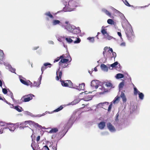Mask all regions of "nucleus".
I'll use <instances>...</instances> for the list:
<instances>
[{"mask_svg":"<svg viewBox=\"0 0 150 150\" xmlns=\"http://www.w3.org/2000/svg\"><path fill=\"white\" fill-rule=\"evenodd\" d=\"M62 2L65 6L63 9L65 12L74 11L75 7L78 6V4L75 1L73 0H70L68 3L65 0L62 1Z\"/></svg>","mask_w":150,"mask_h":150,"instance_id":"1","label":"nucleus"},{"mask_svg":"<svg viewBox=\"0 0 150 150\" xmlns=\"http://www.w3.org/2000/svg\"><path fill=\"white\" fill-rule=\"evenodd\" d=\"M64 26L65 29L74 34L77 35L81 32L79 27H76L72 25L69 24Z\"/></svg>","mask_w":150,"mask_h":150,"instance_id":"2","label":"nucleus"},{"mask_svg":"<svg viewBox=\"0 0 150 150\" xmlns=\"http://www.w3.org/2000/svg\"><path fill=\"white\" fill-rule=\"evenodd\" d=\"M125 33L127 38L129 40L132 41L134 39L135 35L131 27H129L127 28Z\"/></svg>","mask_w":150,"mask_h":150,"instance_id":"3","label":"nucleus"},{"mask_svg":"<svg viewBox=\"0 0 150 150\" xmlns=\"http://www.w3.org/2000/svg\"><path fill=\"white\" fill-rule=\"evenodd\" d=\"M80 101V100L79 99H77L75 100H74L72 101L71 102L69 103L66 105H61L59 107L54 110L53 112H59V111L62 110L63 108L66 106H69L70 105H74L78 103Z\"/></svg>","mask_w":150,"mask_h":150,"instance_id":"4","label":"nucleus"},{"mask_svg":"<svg viewBox=\"0 0 150 150\" xmlns=\"http://www.w3.org/2000/svg\"><path fill=\"white\" fill-rule=\"evenodd\" d=\"M74 116H71L69 120L65 124L64 126V128L69 129L71 127L74 122Z\"/></svg>","mask_w":150,"mask_h":150,"instance_id":"5","label":"nucleus"},{"mask_svg":"<svg viewBox=\"0 0 150 150\" xmlns=\"http://www.w3.org/2000/svg\"><path fill=\"white\" fill-rule=\"evenodd\" d=\"M33 97H34V95L32 94H30L23 96L21 100H22L23 98H24L23 100V102H28L32 99Z\"/></svg>","mask_w":150,"mask_h":150,"instance_id":"6","label":"nucleus"},{"mask_svg":"<svg viewBox=\"0 0 150 150\" xmlns=\"http://www.w3.org/2000/svg\"><path fill=\"white\" fill-rule=\"evenodd\" d=\"M100 83L99 81L97 80H93L91 82V86L92 87H95L96 89L99 87Z\"/></svg>","mask_w":150,"mask_h":150,"instance_id":"7","label":"nucleus"},{"mask_svg":"<svg viewBox=\"0 0 150 150\" xmlns=\"http://www.w3.org/2000/svg\"><path fill=\"white\" fill-rule=\"evenodd\" d=\"M107 127L110 132L114 133L116 132V129L110 123H108L107 124Z\"/></svg>","mask_w":150,"mask_h":150,"instance_id":"8","label":"nucleus"},{"mask_svg":"<svg viewBox=\"0 0 150 150\" xmlns=\"http://www.w3.org/2000/svg\"><path fill=\"white\" fill-rule=\"evenodd\" d=\"M111 8L113 10H115L117 12V13L119 14V16H120L122 20L124 22H126L127 21V20L126 19L124 15L122 13H121L118 11L117 10L114 8L112 7H111Z\"/></svg>","mask_w":150,"mask_h":150,"instance_id":"9","label":"nucleus"},{"mask_svg":"<svg viewBox=\"0 0 150 150\" xmlns=\"http://www.w3.org/2000/svg\"><path fill=\"white\" fill-rule=\"evenodd\" d=\"M22 76H20L19 78L21 82L23 84H24L26 86H29L30 85H31L32 84V83L30 82V81L28 80L27 81H25L21 79Z\"/></svg>","mask_w":150,"mask_h":150,"instance_id":"10","label":"nucleus"},{"mask_svg":"<svg viewBox=\"0 0 150 150\" xmlns=\"http://www.w3.org/2000/svg\"><path fill=\"white\" fill-rule=\"evenodd\" d=\"M51 24L53 26H55L57 25H61L62 23L59 20L53 19L52 20Z\"/></svg>","mask_w":150,"mask_h":150,"instance_id":"11","label":"nucleus"},{"mask_svg":"<svg viewBox=\"0 0 150 150\" xmlns=\"http://www.w3.org/2000/svg\"><path fill=\"white\" fill-rule=\"evenodd\" d=\"M84 86L85 83H82L81 84H79V86H74L73 88L78 90H83L84 89Z\"/></svg>","mask_w":150,"mask_h":150,"instance_id":"12","label":"nucleus"},{"mask_svg":"<svg viewBox=\"0 0 150 150\" xmlns=\"http://www.w3.org/2000/svg\"><path fill=\"white\" fill-rule=\"evenodd\" d=\"M62 75V73L61 71H59V69H58L56 72V79L58 81L59 78H61Z\"/></svg>","mask_w":150,"mask_h":150,"instance_id":"13","label":"nucleus"},{"mask_svg":"<svg viewBox=\"0 0 150 150\" xmlns=\"http://www.w3.org/2000/svg\"><path fill=\"white\" fill-rule=\"evenodd\" d=\"M16 126L15 124H12L8 127L9 130L11 132H13L16 129Z\"/></svg>","mask_w":150,"mask_h":150,"instance_id":"14","label":"nucleus"},{"mask_svg":"<svg viewBox=\"0 0 150 150\" xmlns=\"http://www.w3.org/2000/svg\"><path fill=\"white\" fill-rule=\"evenodd\" d=\"M105 126V123L104 121H101L98 124V127L100 129H103Z\"/></svg>","mask_w":150,"mask_h":150,"instance_id":"15","label":"nucleus"},{"mask_svg":"<svg viewBox=\"0 0 150 150\" xmlns=\"http://www.w3.org/2000/svg\"><path fill=\"white\" fill-rule=\"evenodd\" d=\"M92 98V96L91 95H86L85 97L82 99V100H83L85 101H88L91 100Z\"/></svg>","mask_w":150,"mask_h":150,"instance_id":"16","label":"nucleus"},{"mask_svg":"<svg viewBox=\"0 0 150 150\" xmlns=\"http://www.w3.org/2000/svg\"><path fill=\"white\" fill-rule=\"evenodd\" d=\"M120 98L122 99V100L124 103H125L127 101V99L125 93L122 92H121V94L120 96Z\"/></svg>","mask_w":150,"mask_h":150,"instance_id":"17","label":"nucleus"},{"mask_svg":"<svg viewBox=\"0 0 150 150\" xmlns=\"http://www.w3.org/2000/svg\"><path fill=\"white\" fill-rule=\"evenodd\" d=\"M118 64V62H116L111 64L108 65V67L110 69H112V68L115 67Z\"/></svg>","mask_w":150,"mask_h":150,"instance_id":"18","label":"nucleus"},{"mask_svg":"<svg viewBox=\"0 0 150 150\" xmlns=\"http://www.w3.org/2000/svg\"><path fill=\"white\" fill-rule=\"evenodd\" d=\"M100 67L101 69L107 72L108 71V67L104 64H102L100 65Z\"/></svg>","mask_w":150,"mask_h":150,"instance_id":"19","label":"nucleus"},{"mask_svg":"<svg viewBox=\"0 0 150 150\" xmlns=\"http://www.w3.org/2000/svg\"><path fill=\"white\" fill-rule=\"evenodd\" d=\"M44 15L47 16L48 17L52 19H53L54 18V16L51 13L50 11H47L45 12L44 14Z\"/></svg>","mask_w":150,"mask_h":150,"instance_id":"20","label":"nucleus"},{"mask_svg":"<svg viewBox=\"0 0 150 150\" xmlns=\"http://www.w3.org/2000/svg\"><path fill=\"white\" fill-rule=\"evenodd\" d=\"M102 11L105 13L106 15L110 17L111 16V14L105 8H103L101 9Z\"/></svg>","mask_w":150,"mask_h":150,"instance_id":"21","label":"nucleus"},{"mask_svg":"<svg viewBox=\"0 0 150 150\" xmlns=\"http://www.w3.org/2000/svg\"><path fill=\"white\" fill-rule=\"evenodd\" d=\"M13 108L19 112H21L22 111H23L22 108L18 105L14 106Z\"/></svg>","mask_w":150,"mask_h":150,"instance_id":"22","label":"nucleus"},{"mask_svg":"<svg viewBox=\"0 0 150 150\" xmlns=\"http://www.w3.org/2000/svg\"><path fill=\"white\" fill-rule=\"evenodd\" d=\"M105 85L106 86L110 88H113L114 87L113 85L111 83L109 82H105Z\"/></svg>","mask_w":150,"mask_h":150,"instance_id":"23","label":"nucleus"},{"mask_svg":"<svg viewBox=\"0 0 150 150\" xmlns=\"http://www.w3.org/2000/svg\"><path fill=\"white\" fill-rule=\"evenodd\" d=\"M104 36V38L108 40H110L112 38H114L113 37L110 35L108 33H107Z\"/></svg>","mask_w":150,"mask_h":150,"instance_id":"24","label":"nucleus"},{"mask_svg":"<svg viewBox=\"0 0 150 150\" xmlns=\"http://www.w3.org/2000/svg\"><path fill=\"white\" fill-rule=\"evenodd\" d=\"M40 84V82H37L36 81H34V83L33 84H32L30 85V87L31 88L35 86L38 87L39 86V85Z\"/></svg>","mask_w":150,"mask_h":150,"instance_id":"25","label":"nucleus"},{"mask_svg":"<svg viewBox=\"0 0 150 150\" xmlns=\"http://www.w3.org/2000/svg\"><path fill=\"white\" fill-rule=\"evenodd\" d=\"M120 98V96H117L116 97H115L113 101L112 102L114 104L118 103L119 101Z\"/></svg>","mask_w":150,"mask_h":150,"instance_id":"26","label":"nucleus"},{"mask_svg":"<svg viewBox=\"0 0 150 150\" xmlns=\"http://www.w3.org/2000/svg\"><path fill=\"white\" fill-rule=\"evenodd\" d=\"M116 79H121L124 78V75L123 74L121 73H118L116 74L115 76Z\"/></svg>","mask_w":150,"mask_h":150,"instance_id":"27","label":"nucleus"},{"mask_svg":"<svg viewBox=\"0 0 150 150\" xmlns=\"http://www.w3.org/2000/svg\"><path fill=\"white\" fill-rule=\"evenodd\" d=\"M99 89L103 91V92H100L99 93L100 94H104V92H106L105 91V88L104 87L101 86L100 85L99 86Z\"/></svg>","mask_w":150,"mask_h":150,"instance_id":"28","label":"nucleus"},{"mask_svg":"<svg viewBox=\"0 0 150 150\" xmlns=\"http://www.w3.org/2000/svg\"><path fill=\"white\" fill-rule=\"evenodd\" d=\"M65 40L69 44L73 42V40L70 38V37L68 36L65 38Z\"/></svg>","mask_w":150,"mask_h":150,"instance_id":"29","label":"nucleus"},{"mask_svg":"<svg viewBox=\"0 0 150 150\" xmlns=\"http://www.w3.org/2000/svg\"><path fill=\"white\" fill-rule=\"evenodd\" d=\"M31 123V125H33L35 127H37L40 128H42V126L39 125L38 123H35L34 121H32V122H30Z\"/></svg>","mask_w":150,"mask_h":150,"instance_id":"30","label":"nucleus"},{"mask_svg":"<svg viewBox=\"0 0 150 150\" xmlns=\"http://www.w3.org/2000/svg\"><path fill=\"white\" fill-rule=\"evenodd\" d=\"M4 57V54L3 50L0 49V60L2 61Z\"/></svg>","mask_w":150,"mask_h":150,"instance_id":"31","label":"nucleus"},{"mask_svg":"<svg viewBox=\"0 0 150 150\" xmlns=\"http://www.w3.org/2000/svg\"><path fill=\"white\" fill-rule=\"evenodd\" d=\"M69 61V59H61L60 62H59V64H60L61 63H66Z\"/></svg>","mask_w":150,"mask_h":150,"instance_id":"32","label":"nucleus"},{"mask_svg":"<svg viewBox=\"0 0 150 150\" xmlns=\"http://www.w3.org/2000/svg\"><path fill=\"white\" fill-rule=\"evenodd\" d=\"M58 131V129L57 128H52L49 131V132L50 133H56Z\"/></svg>","mask_w":150,"mask_h":150,"instance_id":"33","label":"nucleus"},{"mask_svg":"<svg viewBox=\"0 0 150 150\" xmlns=\"http://www.w3.org/2000/svg\"><path fill=\"white\" fill-rule=\"evenodd\" d=\"M101 33L104 36L108 33L106 29H104L103 26L102 27Z\"/></svg>","mask_w":150,"mask_h":150,"instance_id":"34","label":"nucleus"},{"mask_svg":"<svg viewBox=\"0 0 150 150\" xmlns=\"http://www.w3.org/2000/svg\"><path fill=\"white\" fill-rule=\"evenodd\" d=\"M62 85V86L64 87H68L69 86V84L67 82H65L64 81H61Z\"/></svg>","mask_w":150,"mask_h":150,"instance_id":"35","label":"nucleus"},{"mask_svg":"<svg viewBox=\"0 0 150 150\" xmlns=\"http://www.w3.org/2000/svg\"><path fill=\"white\" fill-rule=\"evenodd\" d=\"M24 114L27 115H30L32 117H35V116H34L32 113L29 112L28 111H25L24 112Z\"/></svg>","mask_w":150,"mask_h":150,"instance_id":"36","label":"nucleus"},{"mask_svg":"<svg viewBox=\"0 0 150 150\" xmlns=\"http://www.w3.org/2000/svg\"><path fill=\"white\" fill-rule=\"evenodd\" d=\"M8 68L10 71H11V72L14 73L15 74H16V73L15 72V71L16 70L15 69L12 67L11 65L8 64Z\"/></svg>","mask_w":150,"mask_h":150,"instance_id":"37","label":"nucleus"},{"mask_svg":"<svg viewBox=\"0 0 150 150\" xmlns=\"http://www.w3.org/2000/svg\"><path fill=\"white\" fill-rule=\"evenodd\" d=\"M139 97L141 100H143L144 99V95L143 93L140 92L138 93Z\"/></svg>","mask_w":150,"mask_h":150,"instance_id":"38","label":"nucleus"},{"mask_svg":"<svg viewBox=\"0 0 150 150\" xmlns=\"http://www.w3.org/2000/svg\"><path fill=\"white\" fill-rule=\"evenodd\" d=\"M107 23L108 24L111 25H114L115 23V22L114 21L111 19H109L108 20Z\"/></svg>","mask_w":150,"mask_h":150,"instance_id":"39","label":"nucleus"},{"mask_svg":"<svg viewBox=\"0 0 150 150\" xmlns=\"http://www.w3.org/2000/svg\"><path fill=\"white\" fill-rule=\"evenodd\" d=\"M87 40H88L90 42L93 43L95 41L94 38L93 37H89L87 38Z\"/></svg>","mask_w":150,"mask_h":150,"instance_id":"40","label":"nucleus"},{"mask_svg":"<svg viewBox=\"0 0 150 150\" xmlns=\"http://www.w3.org/2000/svg\"><path fill=\"white\" fill-rule=\"evenodd\" d=\"M134 95H137V93H140V92L138 90L137 88L135 87H134Z\"/></svg>","mask_w":150,"mask_h":150,"instance_id":"41","label":"nucleus"},{"mask_svg":"<svg viewBox=\"0 0 150 150\" xmlns=\"http://www.w3.org/2000/svg\"><path fill=\"white\" fill-rule=\"evenodd\" d=\"M125 4L129 7L133 6H132L127 1V0H122Z\"/></svg>","mask_w":150,"mask_h":150,"instance_id":"42","label":"nucleus"},{"mask_svg":"<svg viewBox=\"0 0 150 150\" xmlns=\"http://www.w3.org/2000/svg\"><path fill=\"white\" fill-rule=\"evenodd\" d=\"M8 96L11 97L13 101H14L15 100L13 98V94L11 92L9 91V93L8 94Z\"/></svg>","mask_w":150,"mask_h":150,"instance_id":"43","label":"nucleus"},{"mask_svg":"<svg viewBox=\"0 0 150 150\" xmlns=\"http://www.w3.org/2000/svg\"><path fill=\"white\" fill-rule=\"evenodd\" d=\"M50 113L49 112H48V111H47L46 112H45L44 113H43L42 114V115H35V117H40L42 116H44L47 113Z\"/></svg>","mask_w":150,"mask_h":150,"instance_id":"44","label":"nucleus"},{"mask_svg":"<svg viewBox=\"0 0 150 150\" xmlns=\"http://www.w3.org/2000/svg\"><path fill=\"white\" fill-rule=\"evenodd\" d=\"M124 85V82L123 81H122L120 83L119 86L120 90V88H122L123 87Z\"/></svg>","mask_w":150,"mask_h":150,"instance_id":"45","label":"nucleus"},{"mask_svg":"<svg viewBox=\"0 0 150 150\" xmlns=\"http://www.w3.org/2000/svg\"><path fill=\"white\" fill-rule=\"evenodd\" d=\"M119 115V114L118 113H117L116 115V118H115V122H116L117 123H118L119 120H118V118Z\"/></svg>","mask_w":150,"mask_h":150,"instance_id":"46","label":"nucleus"},{"mask_svg":"<svg viewBox=\"0 0 150 150\" xmlns=\"http://www.w3.org/2000/svg\"><path fill=\"white\" fill-rule=\"evenodd\" d=\"M4 126V123L2 121H0V130H1Z\"/></svg>","mask_w":150,"mask_h":150,"instance_id":"47","label":"nucleus"},{"mask_svg":"<svg viewBox=\"0 0 150 150\" xmlns=\"http://www.w3.org/2000/svg\"><path fill=\"white\" fill-rule=\"evenodd\" d=\"M81 40L80 38H77V40L74 41V43H79L80 42H81Z\"/></svg>","mask_w":150,"mask_h":150,"instance_id":"48","label":"nucleus"},{"mask_svg":"<svg viewBox=\"0 0 150 150\" xmlns=\"http://www.w3.org/2000/svg\"><path fill=\"white\" fill-rule=\"evenodd\" d=\"M32 121L29 120V121H26L24 122L23 124H24L25 125H26L27 124H29L30 125H31V123L30 122H32Z\"/></svg>","mask_w":150,"mask_h":150,"instance_id":"49","label":"nucleus"},{"mask_svg":"<svg viewBox=\"0 0 150 150\" xmlns=\"http://www.w3.org/2000/svg\"><path fill=\"white\" fill-rule=\"evenodd\" d=\"M52 65V64L48 62L45 63L43 64V65L45 67L48 66H50L48 67L50 68L51 67Z\"/></svg>","mask_w":150,"mask_h":150,"instance_id":"50","label":"nucleus"},{"mask_svg":"<svg viewBox=\"0 0 150 150\" xmlns=\"http://www.w3.org/2000/svg\"><path fill=\"white\" fill-rule=\"evenodd\" d=\"M46 69V67L45 66H44V65L43 66H42L41 68V71H42V74H43V73L44 71Z\"/></svg>","mask_w":150,"mask_h":150,"instance_id":"51","label":"nucleus"},{"mask_svg":"<svg viewBox=\"0 0 150 150\" xmlns=\"http://www.w3.org/2000/svg\"><path fill=\"white\" fill-rule=\"evenodd\" d=\"M2 90L3 93L5 94L7 93V91L6 89L5 88H3L2 87Z\"/></svg>","mask_w":150,"mask_h":150,"instance_id":"52","label":"nucleus"},{"mask_svg":"<svg viewBox=\"0 0 150 150\" xmlns=\"http://www.w3.org/2000/svg\"><path fill=\"white\" fill-rule=\"evenodd\" d=\"M101 134L103 135H107L109 134V133L108 132L105 131V132H101Z\"/></svg>","mask_w":150,"mask_h":150,"instance_id":"53","label":"nucleus"},{"mask_svg":"<svg viewBox=\"0 0 150 150\" xmlns=\"http://www.w3.org/2000/svg\"><path fill=\"white\" fill-rule=\"evenodd\" d=\"M57 150V144L55 146H53L52 147L51 150Z\"/></svg>","mask_w":150,"mask_h":150,"instance_id":"54","label":"nucleus"},{"mask_svg":"<svg viewBox=\"0 0 150 150\" xmlns=\"http://www.w3.org/2000/svg\"><path fill=\"white\" fill-rule=\"evenodd\" d=\"M112 103H111V104L109 105L108 109V111H110L111 110V109L112 107Z\"/></svg>","mask_w":150,"mask_h":150,"instance_id":"55","label":"nucleus"},{"mask_svg":"<svg viewBox=\"0 0 150 150\" xmlns=\"http://www.w3.org/2000/svg\"><path fill=\"white\" fill-rule=\"evenodd\" d=\"M112 53V57H114L115 59L116 57V54L115 52H113Z\"/></svg>","mask_w":150,"mask_h":150,"instance_id":"56","label":"nucleus"},{"mask_svg":"<svg viewBox=\"0 0 150 150\" xmlns=\"http://www.w3.org/2000/svg\"><path fill=\"white\" fill-rule=\"evenodd\" d=\"M60 58L59 57H57L56 59H54V62L55 63V62H58L59 60L60 59Z\"/></svg>","mask_w":150,"mask_h":150,"instance_id":"57","label":"nucleus"},{"mask_svg":"<svg viewBox=\"0 0 150 150\" xmlns=\"http://www.w3.org/2000/svg\"><path fill=\"white\" fill-rule=\"evenodd\" d=\"M67 81L68 82V84H69V86H72V83L71 82L70 80H67L66 81Z\"/></svg>","mask_w":150,"mask_h":150,"instance_id":"58","label":"nucleus"},{"mask_svg":"<svg viewBox=\"0 0 150 150\" xmlns=\"http://www.w3.org/2000/svg\"><path fill=\"white\" fill-rule=\"evenodd\" d=\"M104 105V103H99L98 105V107H101L102 106H103V105Z\"/></svg>","mask_w":150,"mask_h":150,"instance_id":"59","label":"nucleus"},{"mask_svg":"<svg viewBox=\"0 0 150 150\" xmlns=\"http://www.w3.org/2000/svg\"><path fill=\"white\" fill-rule=\"evenodd\" d=\"M148 6H136L135 7L136 8H144V7H147Z\"/></svg>","mask_w":150,"mask_h":150,"instance_id":"60","label":"nucleus"},{"mask_svg":"<svg viewBox=\"0 0 150 150\" xmlns=\"http://www.w3.org/2000/svg\"><path fill=\"white\" fill-rule=\"evenodd\" d=\"M66 58H69L70 59V60L69 61V62H70L71 61V58L70 56V55L69 54H68L67 57H65Z\"/></svg>","mask_w":150,"mask_h":150,"instance_id":"61","label":"nucleus"},{"mask_svg":"<svg viewBox=\"0 0 150 150\" xmlns=\"http://www.w3.org/2000/svg\"><path fill=\"white\" fill-rule=\"evenodd\" d=\"M42 75H41L40 76L39 78L38 79V80L39 81V82H40L41 83V79H42Z\"/></svg>","mask_w":150,"mask_h":150,"instance_id":"62","label":"nucleus"},{"mask_svg":"<svg viewBox=\"0 0 150 150\" xmlns=\"http://www.w3.org/2000/svg\"><path fill=\"white\" fill-rule=\"evenodd\" d=\"M48 43L50 44H53L54 43L53 42L52 40L48 41Z\"/></svg>","mask_w":150,"mask_h":150,"instance_id":"63","label":"nucleus"},{"mask_svg":"<svg viewBox=\"0 0 150 150\" xmlns=\"http://www.w3.org/2000/svg\"><path fill=\"white\" fill-rule=\"evenodd\" d=\"M47 146H45L43 147L42 150H47Z\"/></svg>","mask_w":150,"mask_h":150,"instance_id":"64","label":"nucleus"}]
</instances>
